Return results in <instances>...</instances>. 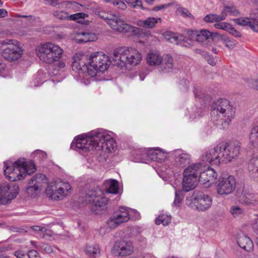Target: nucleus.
<instances>
[{"mask_svg": "<svg viewBox=\"0 0 258 258\" xmlns=\"http://www.w3.org/2000/svg\"><path fill=\"white\" fill-rule=\"evenodd\" d=\"M115 147V140L102 130L92 131L85 137L78 136L74 140L71 146L73 149L84 152L98 148L99 150L111 152Z\"/></svg>", "mask_w": 258, "mask_h": 258, "instance_id": "1", "label": "nucleus"}, {"mask_svg": "<svg viewBox=\"0 0 258 258\" xmlns=\"http://www.w3.org/2000/svg\"><path fill=\"white\" fill-rule=\"evenodd\" d=\"M235 113V108L230 102L225 99L215 101L212 105L211 119L220 129H225L231 122Z\"/></svg>", "mask_w": 258, "mask_h": 258, "instance_id": "2", "label": "nucleus"}, {"mask_svg": "<svg viewBox=\"0 0 258 258\" xmlns=\"http://www.w3.org/2000/svg\"><path fill=\"white\" fill-rule=\"evenodd\" d=\"M142 59V54L132 47H121L113 52L111 62L120 68L131 69L136 66Z\"/></svg>", "mask_w": 258, "mask_h": 258, "instance_id": "3", "label": "nucleus"}, {"mask_svg": "<svg viewBox=\"0 0 258 258\" xmlns=\"http://www.w3.org/2000/svg\"><path fill=\"white\" fill-rule=\"evenodd\" d=\"M39 59L47 64L58 61L63 53V50L57 44L48 42L40 44L35 49Z\"/></svg>", "mask_w": 258, "mask_h": 258, "instance_id": "4", "label": "nucleus"}, {"mask_svg": "<svg viewBox=\"0 0 258 258\" xmlns=\"http://www.w3.org/2000/svg\"><path fill=\"white\" fill-rule=\"evenodd\" d=\"M0 49L2 56L9 61L18 60L23 53L20 43L14 39L0 40Z\"/></svg>", "mask_w": 258, "mask_h": 258, "instance_id": "5", "label": "nucleus"}, {"mask_svg": "<svg viewBox=\"0 0 258 258\" xmlns=\"http://www.w3.org/2000/svg\"><path fill=\"white\" fill-rule=\"evenodd\" d=\"M82 202L91 205V211L99 214L108 202L102 190L100 189L89 190L82 198Z\"/></svg>", "mask_w": 258, "mask_h": 258, "instance_id": "6", "label": "nucleus"}, {"mask_svg": "<svg viewBox=\"0 0 258 258\" xmlns=\"http://www.w3.org/2000/svg\"><path fill=\"white\" fill-rule=\"evenodd\" d=\"M213 200L208 195L199 190L194 191L192 195L186 199V204L198 211L204 212L212 206Z\"/></svg>", "mask_w": 258, "mask_h": 258, "instance_id": "7", "label": "nucleus"}, {"mask_svg": "<svg viewBox=\"0 0 258 258\" xmlns=\"http://www.w3.org/2000/svg\"><path fill=\"white\" fill-rule=\"evenodd\" d=\"M109 57L102 52H94L89 57L88 74L95 76L98 72H104L109 66Z\"/></svg>", "mask_w": 258, "mask_h": 258, "instance_id": "8", "label": "nucleus"}, {"mask_svg": "<svg viewBox=\"0 0 258 258\" xmlns=\"http://www.w3.org/2000/svg\"><path fill=\"white\" fill-rule=\"evenodd\" d=\"M24 158L19 159L14 163L7 161L4 162V174L6 177L11 181H15L24 178V171L26 169L21 168L24 165Z\"/></svg>", "mask_w": 258, "mask_h": 258, "instance_id": "9", "label": "nucleus"}, {"mask_svg": "<svg viewBox=\"0 0 258 258\" xmlns=\"http://www.w3.org/2000/svg\"><path fill=\"white\" fill-rule=\"evenodd\" d=\"M72 187L67 182H59L48 185L46 188V195L49 198L55 201L60 200L70 193Z\"/></svg>", "mask_w": 258, "mask_h": 258, "instance_id": "10", "label": "nucleus"}, {"mask_svg": "<svg viewBox=\"0 0 258 258\" xmlns=\"http://www.w3.org/2000/svg\"><path fill=\"white\" fill-rule=\"evenodd\" d=\"M241 143L234 142L230 144L222 143L217 146V149L220 150L221 161H231L239 154Z\"/></svg>", "mask_w": 258, "mask_h": 258, "instance_id": "11", "label": "nucleus"}, {"mask_svg": "<svg viewBox=\"0 0 258 258\" xmlns=\"http://www.w3.org/2000/svg\"><path fill=\"white\" fill-rule=\"evenodd\" d=\"M19 191V186L16 184L0 183V204L6 205L10 203L17 197Z\"/></svg>", "mask_w": 258, "mask_h": 258, "instance_id": "12", "label": "nucleus"}, {"mask_svg": "<svg viewBox=\"0 0 258 258\" xmlns=\"http://www.w3.org/2000/svg\"><path fill=\"white\" fill-rule=\"evenodd\" d=\"M216 187L217 193L220 195L230 194L235 189V179L232 175L220 177L216 182Z\"/></svg>", "mask_w": 258, "mask_h": 258, "instance_id": "13", "label": "nucleus"}, {"mask_svg": "<svg viewBox=\"0 0 258 258\" xmlns=\"http://www.w3.org/2000/svg\"><path fill=\"white\" fill-rule=\"evenodd\" d=\"M108 25L112 29L120 32H132L135 34H138L140 29L133 27L125 23L119 16L114 15Z\"/></svg>", "mask_w": 258, "mask_h": 258, "instance_id": "14", "label": "nucleus"}, {"mask_svg": "<svg viewBox=\"0 0 258 258\" xmlns=\"http://www.w3.org/2000/svg\"><path fill=\"white\" fill-rule=\"evenodd\" d=\"M133 243L130 241L118 240L115 242L111 252L116 256H125L133 253Z\"/></svg>", "mask_w": 258, "mask_h": 258, "instance_id": "15", "label": "nucleus"}, {"mask_svg": "<svg viewBox=\"0 0 258 258\" xmlns=\"http://www.w3.org/2000/svg\"><path fill=\"white\" fill-rule=\"evenodd\" d=\"M130 219L128 209L120 207L118 210L114 212L107 222L109 228L113 229L122 223L128 221Z\"/></svg>", "mask_w": 258, "mask_h": 258, "instance_id": "16", "label": "nucleus"}, {"mask_svg": "<svg viewBox=\"0 0 258 258\" xmlns=\"http://www.w3.org/2000/svg\"><path fill=\"white\" fill-rule=\"evenodd\" d=\"M220 150L217 149V146L214 148L205 152L202 156L201 163L205 167L209 164H218L221 161Z\"/></svg>", "mask_w": 258, "mask_h": 258, "instance_id": "17", "label": "nucleus"}, {"mask_svg": "<svg viewBox=\"0 0 258 258\" xmlns=\"http://www.w3.org/2000/svg\"><path fill=\"white\" fill-rule=\"evenodd\" d=\"M88 61L89 58L87 55L79 53H76L73 57L72 64V69L76 72H80V71L85 72L87 71L88 73L89 67Z\"/></svg>", "mask_w": 258, "mask_h": 258, "instance_id": "18", "label": "nucleus"}, {"mask_svg": "<svg viewBox=\"0 0 258 258\" xmlns=\"http://www.w3.org/2000/svg\"><path fill=\"white\" fill-rule=\"evenodd\" d=\"M218 176L215 170L211 168H208L205 171L200 172L199 180L206 186H209L213 183Z\"/></svg>", "mask_w": 258, "mask_h": 258, "instance_id": "19", "label": "nucleus"}, {"mask_svg": "<svg viewBox=\"0 0 258 258\" xmlns=\"http://www.w3.org/2000/svg\"><path fill=\"white\" fill-rule=\"evenodd\" d=\"M46 181V177L44 174H36L32 177L29 182V186L27 188L28 194L33 195V192L37 191L41 187V184Z\"/></svg>", "mask_w": 258, "mask_h": 258, "instance_id": "20", "label": "nucleus"}, {"mask_svg": "<svg viewBox=\"0 0 258 258\" xmlns=\"http://www.w3.org/2000/svg\"><path fill=\"white\" fill-rule=\"evenodd\" d=\"M188 34L190 38L193 40L198 42H204L211 37L215 36L217 34L216 33H211L206 29H203L200 30V32L191 30L188 32Z\"/></svg>", "mask_w": 258, "mask_h": 258, "instance_id": "21", "label": "nucleus"}, {"mask_svg": "<svg viewBox=\"0 0 258 258\" xmlns=\"http://www.w3.org/2000/svg\"><path fill=\"white\" fill-rule=\"evenodd\" d=\"M198 181L199 178L196 176L183 174V189L186 192L194 189L197 186Z\"/></svg>", "mask_w": 258, "mask_h": 258, "instance_id": "22", "label": "nucleus"}, {"mask_svg": "<svg viewBox=\"0 0 258 258\" xmlns=\"http://www.w3.org/2000/svg\"><path fill=\"white\" fill-rule=\"evenodd\" d=\"M237 243L239 247L248 252H252L254 249L252 240L248 236L241 234L237 238Z\"/></svg>", "mask_w": 258, "mask_h": 258, "instance_id": "23", "label": "nucleus"}, {"mask_svg": "<svg viewBox=\"0 0 258 258\" xmlns=\"http://www.w3.org/2000/svg\"><path fill=\"white\" fill-rule=\"evenodd\" d=\"M248 170L250 176L253 179L258 178V153H253L248 163Z\"/></svg>", "mask_w": 258, "mask_h": 258, "instance_id": "24", "label": "nucleus"}, {"mask_svg": "<svg viewBox=\"0 0 258 258\" xmlns=\"http://www.w3.org/2000/svg\"><path fill=\"white\" fill-rule=\"evenodd\" d=\"M173 68V59L171 55L167 54L163 57V60L160 65V72L167 73L170 72Z\"/></svg>", "mask_w": 258, "mask_h": 258, "instance_id": "25", "label": "nucleus"}, {"mask_svg": "<svg viewBox=\"0 0 258 258\" xmlns=\"http://www.w3.org/2000/svg\"><path fill=\"white\" fill-rule=\"evenodd\" d=\"M162 21L160 18H156L154 17H149L145 20H139L137 22V25L139 27H144L147 29H152L156 26V25Z\"/></svg>", "mask_w": 258, "mask_h": 258, "instance_id": "26", "label": "nucleus"}, {"mask_svg": "<svg viewBox=\"0 0 258 258\" xmlns=\"http://www.w3.org/2000/svg\"><path fill=\"white\" fill-rule=\"evenodd\" d=\"M176 164L181 167H184L189 162V156L186 153H182L180 150L174 152Z\"/></svg>", "mask_w": 258, "mask_h": 258, "instance_id": "27", "label": "nucleus"}, {"mask_svg": "<svg viewBox=\"0 0 258 258\" xmlns=\"http://www.w3.org/2000/svg\"><path fill=\"white\" fill-rule=\"evenodd\" d=\"M203 167L204 166L201 162L192 164L184 169L183 174L196 176L199 178L200 172H202Z\"/></svg>", "mask_w": 258, "mask_h": 258, "instance_id": "28", "label": "nucleus"}, {"mask_svg": "<svg viewBox=\"0 0 258 258\" xmlns=\"http://www.w3.org/2000/svg\"><path fill=\"white\" fill-rule=\"evenodd\" d=\"M146 60L150 66H159L163 60V57L157 52H151L147 54Z\"/></svg>", "mask_w": 258, "mask_h": 258, "instance_id": "29", "label": "nucleus"}, {"mask_svg": "<svg viewBox=\"0 0 258 258\" xmlns=\"http://www.w3.org/2000/svg\"><path fill=\"white\" fill-rule=\"evenodd\" d=\"M85 251L87 254L93 257L98 256L100 253V247L97 244L87 245Z\"/></svg>", "mask_w": 258, "mask_h": 258, "instance_id": "30", "label": "nucleus"}, {"mask_svg": "<svg viewBox=\"0 0 258 258\" xmlns=\"http://www.w3.org/2000/svg\"><path fill=\"white\" fill-rule=\"evenodd\" d=\"M21 167L26 169V170L23 171L24 178L26 175H30L36 171V167L34 162L32 161L27 162L25 159H24V165H21Z\"/></svg>", "mask_w": 258, "mask_h": 258, "instance_id": "31", "label": "nucleus"}, {"mask_svg": "<svg viewBox=\"0 0 258 258\" xmlns=\"http://www.w3.org/2000/svg\"><path fill=\"white\" fill-rule=\"evenodd\" d=\"M249 140L255 147H258V125L253 127L249 134Z\"/></svg>", "mask_w": 258, "mask_h": 258, "instance_id": "32", "label": "nucleus"}, {"mask_svg": "<svg viewBox=\"0 0 258 258\" xmlns=\"http://www.w3.org/2000/svg\"><path fill=\"white\" fill-rule=\"evenodd\" d=\"M81 34L83 37L78 39V41L79 43H86L97 39L96 35L93 33L83 32Z\"/></svg>", "mask_w": 258, "mask_h": 258, "instance_id": "33", "label": "nucleus"}, {"mask_svg": "<svg viewBox=\"0 0 258 258\" xmlns=\"http://www.w3.org/2000/svg\"><path fill=\"white\" fill-rule=\"evenodd\" d=\"M118 191V181L115 179H111L110 181L109 186L107 189V192L110 194H116Z\"/></svg>", "mask_w": 258, "mask_h": 258, "instance_id": "34", "label": "nucleus"}, {"mask_svg": "<svg viewBox=\"0 0 258 258\" xmlns=\"http://www.w3.org/2000/svg\"><path fill=\"white\" fill-rule=\"evenodd\" d=\"M197 52L202 55L210 65L214 66L216 64V62L214 57L209 53L204 51H202L201 49H197Z\"/></svg>", "mask_w": 258, "mask_h": 258, "instance_id": "35", "label": "nucleus"}, {"mask_svg": "<svg viewBox=\"0 0 258 258\" xmlns=\"http://www.w3.org/2000/svg\"><path fill=\"white\" fill-rule=\"evenodd\" d=\"M171 222V217L167 215H160L156 219L155 223L157 225L162 224L163 225H167Z\"/></svg>", "mask_w": 258, "mask_h": 258, "instance_id": "36", "label": "nucleus"}, {"mask_svg": "<svg viewBox=\"0 0 258 258\" xmlns=\"http://www.w3.org/2000/svg\"><path fill=\"white\" fill-rule=\"evenodd\" d=\"M222 40L225 46L229 49H233L237 44V41L226 36H223Z\"/></svg>", "mask_w": 258, "mask_h": 258, "instance_id": "37", "label": "nucleus"}, {"mask_svg": "<svg viewBox=\"0 0 258 258\" xmlns=\"http://www.w3.org/2000/svg\"><path fill=\"white\" fill-rule=\"evenodd\" d=\"M242 201L246 205H254L256 201L254 196L250 194H247L242 196Z\"/></svg>", "mask_w": 258, "mask_h": 258, "instance_id": "38", "label": "nucleus"}, {"mask_svg": "<svg viewBox=\"0 0 258 258\" xmlns=\"http://www.w3.org/2000/svg\"><path fill=\"white\" fill-rule=\"evenodd\" d=\"M183 195L181 190L176 191L175 192V198L173 202V205L175 207H179L181 204Z\"/></svg>", "mask_w": 258, "mask_h": 258, "instance_id": "39", "label": "nucleus"}, {"mask_svg": "<svg viewBox=\"0 0 258 258\" xmlns=\"http://www.w3.org/2000/svg\"><path fill=\"white\" fill-rule=\"evenodd\" d=\"M53 16L59 20H70L69 15L68 13L62 11H56L53 12Z\"/></svg>", "mask_w": 258, "mask_h": 258, "instance_id": "40", "label": "nucleus"}, {"mask_svg": "<svg viewBox=\"0 0 258 258\" xmlns=\"http://www.w3.org/2000/svg\"><path fill=\"white\" fill-rule=\"evenodd\" d=\"M243 212L244 210L237 206H232L230 209V213L234 217H236L242 215Z\"/></svg>", "mask_w": 258, "mask_h": 258, "instance_id": "41", "label": "nucleus"}, {"mask_svg": "<svg viewBox=\"0 0 258 258\" xmlns=\"http://www.w3.org/2000/svg\"><path fill=\"white\" fill-rule=\"evenodd\" d=\"M222 11L223 12H224V13H226L227 14V13H228L229 14L233 16H237L239 14V12H238V11L233 6H225L224 7Z\"/></svg>", "mask_w": 258, "mask_h": 258, "instance_id": "42", "label": "nucleus"}, {"mask_svg": "<svg viewBox=\"0 0 258 258\" xmlns=\"http://www.w3.org/2000/svg\"><path fill=\"white\" fill-rule=\"evenodd\" d=\"M251 20V18H240L235 19L234 21L237 24L242 26H247L248 24H249V21Z\"/></svg>", "mask_w": 258, "mask_h": 258, "instance_id": "43", "label": "nucleus"}, {"mask_svg": "<svg viewBox=\"0 0 258 258\" xmlns=\"http://www.w3.org/2000/svg\"><path fill=\"white\" fill-rule=\"evenodd\" d=\"M88 15L83 13H78L75 14L71 15L69 16L70 20L77 21L79 19H84L88 17Z\"/></svg>", "mask_w": 258, "mask_h": 258, "instance_id": "44", "label": "nucleus"}, {"mask_svg": "<svg viewBox=\"0 0 258 258\" xmlns=\"http://www.w3.org/2000/svg\"><path fill=\"white\" fill-rule=\"evenodd\" d=\"M231 25V24L226 22H220L219 23H215L214 24V27L217 29L224 30L228 32Z\"/></svg>", "mask_w": 258, "mask_h": 258, "instance_id": "45", "label": "nucleus"}, {"mask_svg": "<svg viewBox=\"0 0 258 258\" xmlns=\"http://www.w3.org/2000/svg\"><path fill=\"white\" fill-rule=\"evenodd\" d=\"M166 159V154L162 152V151L159 149L158 151L157 152V154L156 157H153V160L159 162H162L165 160Z\"/></svg>", "mask_w": 258, "mask_h": 258, "instance_id": "46", "label": "nucleus"}, {"mask_svg": "<svg viewBox=\"0 0 258 258\" xmlns=\"http://www.w3.org/2000/svg\"><path fill=\"white\" fill-rule=\"evenodd\" d=\"M126 3L130 5L134 8H141L143 9L141 0H126Z\"/></svg>", "mask_w": 258, "mask_h": 258, "instance_id": "47", "label": "nucleus"}, {"mask_svg": "<svg viewBox=\"0 0 258 258\" xmlns=\"http://www.w3.org/2000/svg\"><path fill=\"white\" fill-rule=\"evenodd\" d=\"M177 11L179 13L182 15L183 16L191 18L192 17V15L189 13L188 10L183 7H179L177 9Z\"/></svg>", "mask_w": 258, "mask_h": 258, "instance_id": "48", "label": "nucleus"}, {"mask_svg": "<svg viewBox=\"0 0 258 258\" xmlns=\"http://www.w3.org/2000/svg\"><path fill=\"white\" fill-rule=\"evenodd\" d=\"M247 26L253 31H258V24L257 22H256L255 19L251 18V20L249 21V24Z\"/></svg>", "mask_w": 258, "mask_h": 258, "instance_id": "49", "label": "nucleus"}, {"mask_svg": "<svg viewBox=\"0 0 258 258\" xmlns=\"http://www.w3.org/2000/svg\"><path fill=\"white\" fill-rule=\"evenodd\" d=\"M113 15H114V14L106 13L104 12H101L99 14V17L100 18L105 20L106 21V22L107 24H108V22L109 21H110V20L112 19V18L113 17Z\"/></svg>", "mask_w": 258, "mask_h": 258, "instance_id": "50", "label": "nucleus"}, {"mask_svg": "<svg viewBox=\"0 0 258 258\" xmlns=\"http://www.w3.org/2000/svg\"><path fill=\"white\" fill-rule=\"evenodd\" d=\"M231 35L236 38H240L242 36L241 34L236 30L232 25H231L228 31Z\"/></svg>", "mask_w": 258, "mask_h": 258, "instance_id": "51", "label": "nucleus"}, {"mask_svg": "<svg viewBox=\"0 0 258 258\" xmlns=\"http://www.w3.org/2000/svg\"><path fill=\"white\" fill-rule=\"evenodd\" d=\"M226 17H227V14L224 13V12H223V11H222L221 14L219 15L214 14L215 22L219 23L220 21L225 20L226 19Z\"/></svg>", "mask_w": 258, "mask_h": 258, "instance_id": "52", "label": "nucleus"}, {"mask_svg": "<svg viewBox=\"0 0 258 258\" xmlns=\"http://www.w3.org/2000/svg\"><path fill=\"white\" fill-rule=\"evenodd\" d=\"M169 34L170 37L168 38V40L172 43L178 45L179 44L178 37L173 33L170 32Z\"/></svg>", "mask_w": 258, "mask_h": 258, "instance_id": "53", "label": "nucleus"}, {"mask_svg": "<svg viewBox=\"0 0 258 258\" xmlns=\"http://www.w3.org/2000/svg\"><path fill=\"white\" fill-rule=\"evenodd\" d=\"M113 4L121 10H124L126 8L125 3L122 1H115L113 2Z\"/></svg>", "mask_w": 258, "mask_h": 258, "instance_id": "54", "label": "nucleus"}, {"mask_svg": "<svg viewBox=\"0 0 258 258\" xmlns=\"http://www.w3.org/2000/svg\"><path fill=\"white\" fill-rule=\"evenodd\" d=\"M27 256L28 258H37L39 256V254L37 251L32 249L28 251Z\"/></svg>", "mask_w": 258, "mask_h": 258, "instance_id": "55", "label": "nucleus"}, {"mask_svg": "<svg viewBox=\"0 0 258 258\" xmlns=\"http://www.w3.org/2000/svg\"><path fill=\"white\" fill-rule=\"evenodd\" d=\"M14 255L17 258H24L26 255V253L24 250L18 249L14 252Z\"/></svg>", "mask_w": 258, "mask_h": 258, "instance_id": "56", "label": "nucleus"}, {"mask_svg": "<svg viewBox=\"0 0 258 258\" xmlns=\"http://www.w3.org/2000/svg\"><path fill=\"white\" fill-rule=\"evenodd\" d=\"M159 149V148L155 149H150L148 153V156L151 160H153V157H156Z\"/></svg>", "mask_w": 258, "mask_h": 258, "instance_id": "57", "label": "nucleus"}, {"mask_svg": "<svg viewBox=\"0 0 258 258\" xmlns=\"http://www.w3.org/2000/svg\"><path fill=\"white\" fill-rule=\"evenodd\" d=\"M257 83H258V79H251L250 80H249L248 84L250 87L255 88L258 90Z\"/></svg>", "mask_w": 258, "mask_h": 258, "instance_id": "58", "label": "nucleus"}, {"mask_svg": "<svg viewBox=\"0 0 258 258\" xmlns=\"http://www.w3.org/2000/svg\"><path fill=\"white\" fill-rule=\"evenodd\" d=\"M41 248L46 253H50L53 252L52 247L47 244H44Z\"/></svg>", "mask_w": 258, "mask_h": 258, "instance_id": "59", "label": "nucleus"}, {"mask_svg": "<svg viewBox=\"0 0 258 258\" xmlns=\"http://www.w3.org/2000/svg\"><path fill=\"white\" fill-rule=\"evenodd\" d=\"M204 21L206 22H211V23L214 22H215L214 14H211L206 15L204 18Z\"/></svg>", "mask_w": 258, "mask_h": 258, "instance_id": "60", "label": "nucleus"}, {"mask_svg": "<svg viewBox=\"0 0 258 258\" xmlns=\"http://www.w3.org/2000/svg\"><path fill=\"white\" fill-rule=\"evenodd\" d=\"M66 3L68 4H70L72 6V8L74 9L76 8L78 9V11H81V9H80V7H82V5H80L79 3L76 2H66Z\"/></svg>", "mask_w": 258, "mask_h": 258, "instance_id": "61", "label": "nucleus"}, {"mask_svg": "<svg viewBox=\"0 0 258 258\" xmlns=\"http://www.w3.org/2000/svg\"><path fill=\"white\" fill-rule=\"evenodd\" d=\"M252 228L253 232L256 234H258V218L255 219L252 224Z\"/></svg>", "mask_w": 258, "mask_h": 258, "instance_id": "62", "label": "nucleus"}, {"mask_svg": "<svg viewBox=\"0 0 258 258\" xmlns=\"http://www.w3.org/2000/svg\"><path fill=\"white\" fill-rule=\"evenodd\" d=\"M31 228L35 231L46 232L47 231L45 228L43 227H40L37 225L34 226L32 227Z\"/></svg>", "mask_w": 258, "mask_h": 258, "instance_id": "63", "label": "nucleus"}, {"mask_svg": "<svg viewBox=\"0 0 258 258\" xmlns=\"http://www.w3.org/2000/svg\"><path fill=\"white\" fill-rule=\"evenodd\" d=\"M169 5H170V4H168V5H160V6H155L154 7H153L152 10H153V11H159V10H162L163 9L167 8Z\"/></svg>", "mask_w": 258, "mask_h": 258, "instance_id": "64", "label": "nucleus"}]
</instances>
